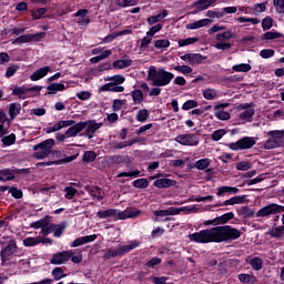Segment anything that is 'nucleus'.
Wrapping results in <instances>:
<instances>
[{"label": "nucleus", "mask_w": 284, "mask_h": 284, "mask_svg": "<svg viewBox=\"0 0 284 284\" xmlns=\"http://www.w3.org/2000/svg\"><path fill=\"white\" fill-rule=\"evenodd\" d=\"M174 79V73L166 71L163 68L156 69V67L151 65L148 71V81H152V85L156 88H163L170 85Z\"/></svg>", "instance_id": "nucleus-1"}, {"label": "nucleus", "mask_w": 284, "mask_h": 284, "mask_svg": "<svg viewBox=\"0 0 284 284\" xmlns=\"http://www.w3.org/2000/svg\"><path fill=\"white\" fill-rule=\"evenodd\" d=\"M216 243H227L241 239V231L231 225L215 226Z\"/></svg>", "instance_id": "nucleus-2"}, {"label": "nucleus", "mask_w": 284, "mask_h": 284, "mask_svg": "<svg viewBox=\"0 0 284 284\" xmlns=\"http://www.w3.org/2000/svg\"><path fill=\"white\" fill-rule=\"evenodd\" d=\"M216 227H211L195 232L189 235L190 241L193 243H216Z\"/></svg>", "instance_id": "nucleus-3"}, {"label": "nucleus", "mask_w": 284, "mask_h": 284, "mask_svg": "<svg viewBox=\"0 0 284 284\" xmlns=\"http://www.w3.org/2000/svg\"><path fill=\"white\" fill-rule=\"evenodd\" d=\"M54 148V139H48L39 144L33 145V159L41 161L52 154Z\"/></svg>", "instance_id": "nucleus-4"}, {"label": "nucleus", "mask_w": 284, "mask_h": 284, "mask_svg": "<svg viewBox=\"0 0 284 284\" xmlns=\"http://www.w3.org/2000/svg\"><path fill=\"white\" fill-rule=\"evenodd\" d=\"M256 145V139L252 136H244L236 142H231L227 144L229 150L233 152H239L241 150H252Z\"/></svg>", "instance_id": "nucleus-5"}, {"label": "nucleus", "mask_w": 284, "mask_h": 284, "mask_svg": "<svg viewBox=\"0 0 284 284\" xmlns=\"http://www.w3.org/2000/svg\"><path fill=\"white\" fill-rule=\"evenodd\" d=\"M30 169H4L0 170V181H14L17 176H28Z\"/></svg>", "instance_id": "nucleus-6"}, {"label": "nucleus", "mask_w": 284, "mask_h": 284, "mask_svg": "<svg viewBox=\"0 0 284 284\" xmlns=\"http://www.w3.org/2000/svg\"><path fill=\"white\" fill-rule=\"evenodd\" d=\"M175 142L180 145H186L187 148H196L201 143V139L194 133H183L175 138Z\"/></svg>", "instance_id": "nucleus-7"}, {"label": "nucleus", "mask_w": 284, "mask_h": 284, "mask_svg": "<svg viewBox=\"0 0 284 284\" xmlns=\"http://www.w3.org/2000/svg\"><path fill=\"white\" fill-rule=\"evenodd\" d=\"M284 212V206L276 204V203H271L262 209H260L256 213L257 219H265V216H270L272 214H283Z\"/></svg>", "instance_id": "nucleus-8"}, {"label": "nucleus", "mask_w": 284, "mask_h": 284, "mask_svg": "<svg viewBox=\"0 0 284 284\" xmlns=\"http://www.w3.org/2000/svg\"><path fill=\"white\" fill-rule=\"evenodd\" d=\"M52 217L50 215H45L44 217L32 222L30 224V227H32L33 230H41V235L42 236H49L50 235V220Z\"/></svg>", "instance_id": "nucleus-9"}, {"label": "nucleus", "mask_w": 284, "mask_h": 284, "mask_svg": "<svg viewBox=\"0 0 284 284\" xmlns=\"http://www.w3.org/2000/svg\"><path fill=\"white\" fill-rule=\"evenodd\" d=\"M45 32H39L36 34H22L14 40H11L12 45H23V43H31V41H41L44 39Z\"/></svg>", "instance_id": "nucleus-10"}, {"label": "nucleus", "mask_w": 284, "mask_h": 284, "mask_svg": "<svg viewBox=\"0 0 284 284\" xmlns=\"http://www.w3.org/2000/svg\"><path fill=\"white\" fill-rule=\"evenodd\" d=\"M17 252V242L11 240L7 246H4L0 251L1 265H6L8 261H10V256H12Z\"/></svg>", "instance_id": "nucleus-11"}, {"label": "nucleus", "mask_w": 284, "mask_h": 284, "mask_svg": "<svg viewBox=\"0 0 284 284\" xmlns=\"http://www.w3.org/2000/svg\"><path fill=\"white\" fill-rule=\"evenodd\" d=\"M72 256H74L72 251L58 252L52 255L50 263L51 265H63V263H68Z\"/></svg>", "instance_id": "nucleus-12"}, {"label": "nucleus", "mask_w": 284, "mask_h": 284, "mask_svg": "<svg viewBox=\"0 0 284 284\" xmlns=\"http://www.w3.org/2000/svg\"><path fill=\"white\" fill-rule=\"evenodd\" d=\"M143 211L136 207H126L124 211H119L118 213V221H128V219H138L141 216Z\"/></svg>", "instance_id": "nucleus-13"}, {"label": "nucleus", "mask_w": 284, "mask_h": 284, "mask_svg": "<svg viewBox=\"0 0 284 284\" xmlns=\"http://www.w3.org/2000/svg\"><path fill=\"white\" fill-rule=\"evenodd\" d=\"M230 103H220L216 104L214 110V116L219 119V121H230L232 119V115H230V112L225 111V108H229Z\"/></svg>", "instance_id": "nucleus-14"}, {"label": "nucleus", "mask_w": 284, "mask_h": 284, "mask_svg": "<svg viewBox=\"0 0 284 284\" xmlns=\"http://www.w3.org/2000/svg\"><path fill=\"white\" fill-rule=\"evenodd\" d=\"M192 212V209L190 206H183L181 209L176 207H171L169 210H160V211H154L153 214L154 216H176V214H181V212Z\"/></svg>", "instance_id": "nucleus-15"}, {"label": "nucleus", "mask_w": 284, "mask_h": 284, "mask_svg": "<svg viewBox=\"0 0 284 284\" xmlns=\"http://www.w3.org/2000/svg\"><path fill=\"white\" fill-rule=\"evenodd\" d=\"M233 219H234V212H229L213 220L206 221L205 225H225L230 223V221H232Z\"/></svg>", "instance_id": "nucleus-16"}, {"label": "nucleus", "mask_w": 284, "mask_h": 284, "mask_svg": "<svg viewBox=\"0 0 284 284\" xmlns=\"http://www.w3.org/2000/svg\"><path fill=\"white\" fill-rule=\"evenodd\" d=\"M67 229H68V223L65 221L61 222L60 224L51 223L49 225V234H52V232H53V236L55 239H61L63 236V234L65 233Z\"/></svg>", "instance_id": "nucleus-17"}, {"label": "nucleus", "mask_w": 284, "mask_h": 284, "mask_svg": "<svg viewBox=\"0 0 284 284\" xmlns=\"http://www.w3.org/2000/svg\"><path fill=\"white\" fill-rule=\"evenodd\" d=\"M83 123H87V130H85V136L87 139H94V134L98 130H101L103 128V123H98L94 120H89Z\"/></svg>", "instance_id": "nucleus-18"}, {"label": "nucleus", "mask_w": 284, "mask_h": 284, "mask_svg": "<svg viewBox=\"0 0 284 284\" xmlns=\"http://www.w3.org/2000/svg\"><path fill=\"white\" fill-rule=\"evenodd\" d=\"M119 256L120 258L125 256V251L123 246H120L118 248H106L105 254L102 256L104 261H110L111 258H116Z\"/></svg>", "instance_id": "nucleus-19"}, {"label": "nucleus", "mask_w": 284, "mask_h": 284, "mask_svg": "<svg viewBox=\"0 0 284 284\" xmlns=\"http://www.w3.org/2000/svg\"><path fill=\"white\" fill-rule=\"evenodd\" d=\"M153 186L158 187L159 190H168V187L176 186V180L168 178L158 179L153 182Z\"/></svg>", "instance_id": "nucleus-20"}, {"label": "nucleus", "mask_w": 284, "mask_h": 284, "mask_svg": "<svg viewBox=\"0 0 284 284\" xmlns=\"http://www.w3.org/2000/svg\"><path fill=\"white\" fill-rule=\"evenodd\" d=\"M88 128V122H78L73 126H70L65 132L69 139L77 136L80 132H83Z\"/></svg>", "instance_id": "nucleus-21"}, {"label": "nucleus", "mask_w": 284, "mask_h": 284, "mask_svg": "<svg viewBox=\"0 0 284 284\" xmlns=\"http://www.w3.org/2000/svg\"><path fill=\"white\" fill-rule=\"evenodd\" d=\"M246 199H247V195L233 196L224 201L223 203H217L215 207H224V205H242V203H245Z\"/></svg>", "instance_id": "nucleus-22"}, {"label": "nucleus", "mask_w": 284, "mask_h": 284, "mask_svg": "<svg viewBox=\"0 0 284 284\" xmlns=\"http://www.w3.org/2000/svg\"><path fill=\"white\" fill-rule=\"evenodd\" d=\"M95 239L97 234L78 237L70 243V247H81V245H85L87 243H94Z\"/></svg>", "instance_id": "nucleus-23"}, {"label": "nucleus", "mask_w": 284, "mask_h": 284, "mask_svg": "<svg viewBox=\"0 0 284 284\" xmlns=\"http://www.w3.org/2000/svg\"><path fill=\"white\" fill-rule=\"evenodd\" d=\"M98 219H114L115 221L119 220V210L116 209H108V210H100L97 212Z\"/></svg>", "instance_id": "nucleus-24"}, {"label": "nucleus", "mask_w": 284, "mask_h": 284, "mask_svg": "<svg viewBox=\"0 0 284 284\" xmlns=\"http://www.w3.org/2000/svg\"><path fill=\"white\" fill-rule=\"evenodd\" d=\"M216 0H197L193 3V8L197 10V12H203V10H207L210 7L214 6Z\"/></svg>", "instance_id": "nucleus-25"}, {"label": "nucleus", "mask_w": 284, "mask_h": 284, "mask_svg": "<svg viewBox=\"0 0 284 284\" xmlns=\"http://www.w3.org/2000/svg\"><path fill=\"white\" fill-rule=\"evenodd\" d=\"M52 69L50 67H43L40 68L38 70L34 71V73H32L30 75V79L32 81H41V79H43V77L48 75V72H50Z\"/></svg>", "instance_id": "nucleus-26"}, {"label": "nucleus", "mask_w": 284, "mask_h": 284, "mask_svg": "<svg viewBox=\"0 0 284 284\" xmlns=\"http://www.w3.org/2000/svg\"><path fill=\"white\" fill-rule=\"evenodd\" d=\"M210 23H212V20L210 19L197 20L187 24L186 30H199L200 28H205V26H210Z\"/></svg>", "instance_id": "nucleus-27"}, {"label": "nucleus", "mask_w": 284, "mask_h": 284, "mask_svg": "<svg viewBox=\"0 0 284 284\" xmlns=\"http://www.w3.org/2000/svg\"><path fill=\"white\" fill-rule=\"evenodd\" d=\"M240 190L236 186H221L217 189V196H225L226 194H239Z\"/></svg>", "instance_id": "nucleus-28"}, {"label": "nucleus", "mask_w": 284, "mask_h": 284, "mask_svg": "<svg viewBox=\"0 0 284 284\" xmlns=\"http://www.w3.org/2000/svg\"><path fill=\"white\" fill-rule=\"evenodd\" d=\"M19 114H21V104L18 102H13L9 105V116L11 119V121H14V119H17V116H19Z\"/></svg>", "instance_id": "nucleus-29"}, {"label": "nucleus", "mask_w": 284, "mask_h": 284, "mask_svg": "<svg viewBox=\"0 0 284 284\" xmlns=\"http://www.w3.org/2000/svg\"><path fill=\"white\" fill-rule=\"evenodd\" d=\"M74 159H77V155H71V156H67L64 159L61 160H55V161H48V162H43L42 165H63L65 163H72V161H74Z\"/></svg>", "instance_id": "nucleus-30"}, {"label": "nucleus", "mask_w": 284, "mask_h": 284, "mask_svg": "<svg viewBox=\"0 0 284 284\" xmlns=\"http://www.w3.org/2000/svg\"><path fill=\"white\" fill-rule=\"evenodd\" d=\"M132 65V59L115 60L112 63L114 70H125Z\"/></svg>", "instance_id": "nucleus-31"}, {"label": "nucleus", "mask_w": 284, "mask_h": 284, "mask_svg": "<svg viewBox=\"0 0 284 284\" xmlns=\"http://www.w3.org/2000/svg\"><path fill=\"white\" fill-rule=\"evenodd\" d=\"M239 216H243V219H253L255 212L250 206H241L236 210Z\"/></svg>", "instance_id": "nucleus-32"}, {"label": "nucleus", "mask_w": 284, "mask_h": 284, "mask_svg": "<svg viewBox=\"0 0 284 284\" xmlns=\"http://www.w3.org/2000/svg\"><path fill=\"white\" fill-rule=\"evenodd\" d=\"M207 61V57L201 53H191V65H201Z\"/></svg>", "instance_id": "nucleus-33"}, {"label": "nucleus", "mask_w": 284, "mask_h": 284, "mask_svg": "<svg viewBox=\"0 0 284 284\" xmlns=\"http://www.w3.org/2000/svg\"><path fill=\"white\" fill-rule=\"evenodd\" d=\"M283 33L278 31H267L261 36L262 41H273L274 39H282Z\"/></svg>", "instance_id": "nucleus-34"}, {"label": "nucleus", "mask_w": 284, "mask_h": 284, "mask_svg": "<svg viewBox=\"0 0 284 284\" xmlns=\"http://www.w3.org/2000/svg\"><path fill=\"white\" fill-rule=\"evenodd\" d=\"M267 234L271 239H283L284 226L272 227L268 230Z\"/></svg>", "instance_id": "nucleus-35"}, {"label": "nucleus", "mask_w": 284, "mask_h": 284, "mask_svg": "<svg viewBox=\"0 0 284 284\" xmlns=\"http://www.w3.org/2000/svg\"><path fill=\"white\" fill-rule=\"evenodd\" d=\"M132 186L135 187V190H146V187H150V181L145 178H141L133 181Z\"/></svg>", "instance_id": "nucleus-36"}, {"label": "nucleus", "mask_w": 284, "mask_h": 284, "mask_svg": "<svg viewBox=\"0 0 284 284\" xmlns=\"http://www.w3.org/2000/svg\"><path fill=\"white\" fill-rule=\"evenodd\" d=\"M128 161L129 163H132V156L130 155H112L111 162L115 165H121V163H125Z\"/></svg>", "instance_id": "nucleus-37"}, {"label": "nucleus", "mask_w": 284, "mask_h": 284, "mask_svg": "<svg viewBox=\"0 0 284 284\" xmlns=\"http://www.w3.org/2000/svg\"><path fill=\"white\" fill-rule=\"evenodd\" d=\"M255 113H256V111L254 109H246L245 111L240 113L239 120L240 121H247L248 123H251L252 116H254Z\"/></svg>", "instance_id": "nucleus-38"}, {"label": "nucleus", "mask_w": 284, "mask_h": 284, "mask_svg": "<svg viewBox=\"0 0 284 284\" xmlns=\"http://www.w3.org/2000/svg\"><path fill=\"white\" fill-rule=\"evenodd\" d=\"M161 263H163V260H161V257L155 256L145 262L144 268L148 267L149 270H156V267H159Z\"/></svg>", "instance_id": "nucleus-39"}, {"label": "nucleus", "mask_w": 284, "mask_h": 284, "mask_svg": "<svg viewBox=\"0 0 284 284\" xmlns=\"http://www.w3.org/2000/svg\"><path fill=\"white\" fill-rule=\"evenodd\" d=\"M1 143L2 145H4V148H10V145H14V143H17V134L11 133L7 136H3L1 139Z\"/></svg>", "instance_id": "nucleus-40"}, {"label": "nucleus", "mask_w": 284, "mask_h": 284, "mask_svg": "<svg viewBox=\"0 0 284 284\" xmlns=\"http://www.w3.org/2000/svg\"><path fill=\"white\" fill-rule=\"evenodd\" d=\"M135 119L139 121V123H145V121L150 119V111L148 109H141L138 111Z\"/></svg>", "instance_id": "nucleus-41"}, {"label": "nucleus", "mask_w": 284, "mask_h": 284, "mask_svg": "<svg viewBox=\"0 0 284 284\" xmlns=\"http://www.w3.org/2000/svg\"><path fill=\"white\" fill-rule=\"evenodd\" d=\"M268 136L272 138L273 141H276V143H278L281 145V143H283V138H284V131H270Z\"/></svg>", "instance_id": "nucleus-42"}, {"label": "nucleus", "mask_w": 284, "mask_h": 284, "mask_svg": "<svg viewBox=\"0 0 284 284\" xmlns=\"http://www.w3.org/2000/svg\"><path fill=\"white\" fill-rule=\"evenodd\" d=\"M250 265L255 272H261L263 270V258L261 257H253L250 260Z\"/></svg>", "instance_id": "nucleus-43"}, {"label": "nucleus", "mask_w": 284, "mask_h": 284, "mask_svg": "<svg viewBox=\"0 0 284 284\" xmlns=\"http://www.w3.org/2000/svg\"><path fill=\"white\" fill-rule=\"evenodd\" d=\"M48 12V8H39L37 11L31 12V17L33 21H39V19H43Z\"/></svg>", "instance_id": "nucleus-44"}, {"label": "nucleus", "mask_w": 284, "mask_h": 284, "mask_svg": "<svg viewBox=\"0 0 284 284\" xmlns=\"http://www.w3.org/2000/svg\"><path fill=\"white\" fill-rule=\"evenodd\" d=\"M240 283L254 284L256 283V276L242 273L239 275Z\"/></svg>", "instance_id": "nucleus-45"}, {"label": "nucleus", "mask_w": 284, "mask_h": 284, "mask_svg": "<svg viewBox=\"0 0 284 284\" xmlns=\"http://www.w3.org/2000/svg\"><path fill=\"white\" fill-rule=\"evenodd\" d=\"M131 97L133 99L134 105H139V103L143 102V91L136 89L131 92Z\"/></svg>", "instance_id": "nucleus-46"}, {"label": "nucleus", "mask_w": 284, "mask_h": 284, "mask_svg": "<svg viewBox=\"0 0 284 284\" xmlns=\"http://www.w3.org/2000/svg\"><path fill=\"white\" fill-rule=\"evenodd\" d=\"M274 26V19H272V17L266 16L263 20H262V29L263 32H267V30H272Z\"/></svg>", "instance_id": "nucleus-47"}, {"label": "nucleus", "mask_w": 284, "mask_h": 284, "mask_svg": "<svg viewBox=\"0 0 284 284\" xmlns=\"http://www.w3.org/2000/svg\"><path fill=\"white\" fill-rule=\"evenodd\" d=\"M41 243L40 237H26L23 240L24 247H36V245H39Z\"/></svg>", "instance_id": "nucleus-48"}, {"label": "nucleus", "mask_w": 284, "mask_h": 284, "mask_svg": "<svg viewBox=\"0 0 284 284\" xmlns=\"http://www.w3.org/2000/svg\"><path fill=\"white\" fill-rule=\"evenodd\" d=\"M139 0H116L115 6L119 8H130L132 6H136Z\"/></svg>", "instance_id": "nucleus-49"}, {"label": "nucleus", "mask_w": 284, "mask_h": 284, "mask_svg": "<svg viewBox=\"0 0 284 284\" xmlns=\"http://www.w3.org/2000/svg\"><path fill=\"white\" fill-rule=\"evenodd\" d=\"M252 70V65L247 63L234 64L232 67L233 72H250Z\"/></svg>", "instance_id": "nucleus-50"}, {"label": "nucleus", "mask_w": 284, "mask_h": 284, "mask_svg": "<svg viewBox=\"0 0 284 284\" xmlns=\"http://www.w3.org/2000/svg\"><path fill=\"white\" fill-rule=\"evenodd\" d=\"M173 70H175V72H180L181 74H192V72L194 71V69H192V67L183 64V65H175L173 67Z\"/></svg>", "instance_id": "nucleus-51"}, {"label": "nucleus", "mask_w": 284, "mask_h": 284, "mask_svg": "<svg viewBox=\"0 0 284 284\" xmlns=\"http://www.w3.org/2000/svg\"><path fill=\"white\" fill-rule=\"evenodd\" d=\"M199 41V38H186V39H180L178 41L179 48H185V45H192V43H196Z\"/></svg>", "instance_id": "nucleus-52"}, {"label": "nucleus", "mask_w": 284, "mask_h": 284, "mask_svg": "<svg viewBox=\"0 0 284 284\" xmlns=\"http://www.w3.org/2000/svg\"><path fill=\"white\" fill-rule=\"evenodd\" d=\"M82 161L84 163H93V161H97V153L94 151L84 152Z\"/></svg>", "instance_id": "nucleus-53"}, {"label": "nucleus", "mask_w": 284, "mask_h": 284, "mask_svg": "<svg viewBox=\"0 0 284 284\" xmlns=\"http://www.w3.org/2000/svg\"><path fill=\"white\" fill-rule=\"evenodd\" d=\"M49 92H63L65 90V84L63 83H51L47 87Z\"/></svg>", "instance_id": "nucleus-54"}, {"label": "nucleus", "mask_w": 284, "mask_h": 284, "mask_svg": "<svg viewBox=\"0 0 284 284\" xmlns=\"http://www.w3.org/2000/svg\"><path fill=\"white\" fill-rule=\"evenodd\" d=\"M230 39H234V34H232V31H224L223 33L216 34V41L223 42L230 41Z\"/></svg>", "instance_id": "nucleus-55"}, {"label": "nucleus", "mask_w": 284, "mask_h": 284, "mask_svg": "<svg viewBox=\"0 0 284 284\" xmlns=\"http://www.w3.org/2000/svg\"><path fill=\"white\" fill-rule=\"evenodd\" d=\"M196 170H207L210 168V160L207 158L197 160L195 162Z\"/></svg>", "instance_id": "nucleus-56"}, {"label": "nucleus", "mask_w": 284, "mask_h": 284, "mask_svg": "<svg viewBox=\"0 0 284 284\" xmlns=\"http://www.w3.org/2000/svg\"><path fill=\"white\" fill-rule=\"evenodd\" d=\"M64 199H68V201H72V199H74V196H77V189L72 187V186H65L64 187Z\"/></svg>", "instance_id": "nucleus-57"}, {"label": "nucleus", "mask_w": 284, "mask_h": 284, "mask_svg": "<svg viewBox=\"0 0 284 284\" xmlns=\"http://www.w3.org/2000/svg\"><path fill=\"white\" fill-rule=\"evenodd\" d=\"M194 108H199V101L196 100H187L182 105V110L184 111L194 110Z\"/></svg>", "instance_id": "nucleus-58"}, {"label": "nucleus", "mask_w": 284, "mask_h": 284, "mask_svg": "<svg viewBox=\"0 0 284 284\" xmlns=\"http://www.w3.org/2000/svg\"><path fill=\"white\" fill-rule=\"evenodd\" d=\"M169 45H170V40L168 39L154 41V48H156V50H165V48H168Z\"/></svg>", "instance_id": "nucleus-59"}, {"label": "nucleus", "mask_w": 284, "mask_h": 284, "mask_svg": "<svg viewBox=\"0 0 284 284\" xmlns=\"http://www.w3.org/2000/svg\"><path fill=\"white\" fill-rule=\"evenodd\" d=\"M227 134V131H225V129H220V130H215L212 133V141H221L222 136H225Z\"/></svg>", "instance_id": "nucleus-60"}, {"label": "nucleus", "mask_w": 284, "mask_h": 284, "mask_svg": "<svg viewBox=\"0 0 284 284\" xmlns=\"http://www.w3.org/2000/svg\"><path fill=\"white\" fill-rule=\"evenodd\" d=\"M204 99H206L207 101H214V98L216 97V90L214 89H205L202 92Z\"/></svg>", "instance_id": "nucleus-61"}, {"label": "nucleus", "mask_w": 284, "mask_h": 284, "mask_svg": "<svg viewBox=\"0 0 284 284\" xmlns=\"http://www.w3.org/2000/svg\"><path fill=\"white\" fill-rule=\"evenodd\" d=\"M273 4L277 14H284V0H273Z\"/></svg>", "instance_id": "nucleus-62"}, {"label": "nucleus", "mask_w": 284, "mask_h": 284, "mask_svg": "<svg viewBox=\"0 0 284 284\" xmlns=\"http://www.w3.org/2000/svg\"><path fill=\"white\" fill-rule=\"evenodd\" d=\"M251 168L252 163L247 161L236 163V170H239L240 172H247V170H250Z\"/></svg>", "instance_id": "nucleus-63"}, {"label": "nucleus", "mask_w": 284, "mask_h": 284, "mask_svg": "<svg viewBox=\"0 0 284 284\" xmlns=\"http://www.w3.org/2000/svg\"><path fill=\"white\" fill-rule=\"evenodd\" d=\"M52 276H53L54 281H61V278H65V274L63 273V268L55 267L52 271Z\"/></svg>", "instance_id": "nucleus-64"}]
</instances>
